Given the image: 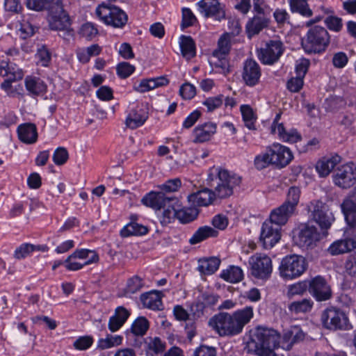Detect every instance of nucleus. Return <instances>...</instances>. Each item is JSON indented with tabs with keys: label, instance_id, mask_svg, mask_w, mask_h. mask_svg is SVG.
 <instances>
[{
	"label": "nucleus",
	"instance_id": "f257e3e1",
	"mask_svg": "<svg viewBox=\"0 0 356 356\" xmlns=\"http://www.w3.org/2000/svg\"><path fill=\"white\" fill-rule=\"evenodd\" d=\"M214 191L204 188L190 194L187 199L191 206L207 207L219 198H227L233 194L234 188L241 181L240 176L219 167L211 168L207 179Z\"/></svg>",
	"mask_w": 356,
	"mask_h": 356
},
{
	"label": "nucleus",
	"instance_id": "f03ea898",
	"mask_svg": "<svg viewBox=\"0 0 356 356\" xmlns=\"http://www.w3.org/2000/svg\"><path fill=\"white\" fill-rule=\"evenodd\" d=\"M254 317L253 307L246 306L234 312H220L209 321V325L220 337H234L241 334Z\"/></svg>",
	"mask_w": 356,
	"mask_h": 356
},
{
	"label": "nucleus",
	"instance_id": "7ed1b4c3",
	"mask_svg": "<svg viewBox=\"0 0 356 356\" xmlns=\"http://www.w3.org/2000/svg\"><path fill=\"white\" fill-rule=\"evenodd\" d=\"M47 21L49 29L58 31L65 40L69 41L74 38L73 19L65 9L62 0H54L49 6Z\"/></svg>",
	"mask_w": 356,
	"mask_h": 356
},
{
	"label": "nucleus",
	"instance_id": "20e7f679",
	"mask_svg": "<svg viewBox=\"0 0 356 356\" xmlns=\"http://www.w3.org/2000/svg\"><path fill=\"white\" fill-rule=\"evenodd\" d=\"M279 339L280 334L276 330L263 326H257L251 335L252 343L259 356H277L275 350L280 345Z\"/></svg>",
	"mask_w": 356,
	"mask_h": 356
},
{
	"label": "nucleus",
	"instance_id": "39448f33",
	"mask_svg": "<svg viewBox=\"0 0 356 356\" xmlns=\"http://www.w3.org/2000/svg\"><path fill=\"white\" fill-rule=\"evenodd\" d=\"M307 263L304 257L298 254L285 256L281 261L279 270L280 276L287 280L300 277L306 270Z\"/></svg>",
	"mask_w": 356,
	"mask_h": 356
},
{
	"label": "nucleus",
	"instance_id": "423d86ee",
	"mask_svg": "<svg viewBox=\"0 0 356 356\" xmlns=\"http://www.w3.org/2000/svg\"><path fill=\"white\" fill-rule=\"evenodd\" d=\"M326 235V232H320L315 226L304 224L294 232L293 241L301 248H313Z\"/></svg>",
	"mask_w": 356,
	"mask_h": 356
},
{
	"label": "nucleus",
	"instance_id": "0eeeda50",
	"mask_svg": "<svg viewBox=\"0 0 356 356\" xmlns=\"http://www.w3.org/2000/svg\"><path fill=\"white\" fill-rule=\"evenodd\" d=\"M99 255L95 250L86 248L77 249L64 261L65 268L71 271L82 269L85 266L99 261Z\"/></svg>",
	"mask_w": 356,
	"mask_h": 356
},
{
	"label": "nucleus",
	"instance_id": "6e6552de",
	"mask_svg": "<svg viewBox=\"0 0 356 356\" xmlns=\"http://www.w3.org/2000/svg\"><path fill=\"white\" fill-rule=\"evenodd\" d=\"M328 42L329 35L327 31L323 27L316 26L309 29L302 44L307 53L312 54L324 51Z\"/></svg>",
	"mask_w": 356,
	"mask_h": 356
},
{
	"label": "nucleus",
	"instance_id": "1a4fd4ad",
	"mask_svg": "<svg viewBox=\"0 0 356 356\" xmlns=\"http://www.w3.org/2000/svg\"><path fill=\"white\" fill-rule=\"evenodd\" d=\"M95 13L102 22L113 27H122L127 22L126 13L111 4L102 3L97 7Z\"/></svg>",
	"mask_w": 356,
	"mask_h": 356
},
{
	"label": "nucleus",
	"instance_id": "9d476101",
	"mask_svg": "<svg viewBox=\"0 0 356 356\" xmlns=\"http://www.w3.org/2000/svg\"><path fill=\"white\" fill-rule=\"evenodd\" d=\"M172 201L171 209H165L163 213V221L165 222H170L177 218L181 223H188L197 218L198 210L195 207L192 206L190 207H183L181 202L177 197Z\"/></svg>",
	"mask_w": 356,
	"mask_h": 356
},
{
	"label": "nucleus",
	"instance_id": "9b49d317",
	"mask_svg": "<svg viewBox=\"0 0 356 356\" xmlns=\"http://www.w3.org/2000/svg\"><path fill=\"white\" fill-rule=\"evenodd\" d=\"M251 275L259 280L268 279L273 271L271 259L265 254L256 253L249 258Z\"/></svg>",
	"mask_w": 356,
	"mask_h": 356
},
{
	"label": "nucleus",
	"instance_id": "f8f14e48",
	"mask_svg": "<svg viewBox=\"0 0 356 356\" xmlns=\"http://www.w3.org/2000/svg\"><path fill=\"white\" fill-rule=\"evenodd\" d=\"M283 51L282 42L278 40H272L257 51V57L262 63L273 65L279 60Z\"/></svg>",
	"mask_w": 356,
	"mask_h": 356
},
{
	"label": "nucleus",
	"instance_id": "ddd939ff",
	"mask_svg": "<svg viewBox=\"0 0 356 356\" xmlns=\"http://www.w3.org/2000/svg\"><path fill=\"white\" fill-rule=\"evenodd\" d=\"M176 199L174 196H169L159 191H152L147 193L141 200L143 204L154 210L163 209H171L172 200Z\"/></svg>",
	"mask_w": 356,
	"mask_h": 356
},
{
	"label": "nucleus",
	"instance_id": "4468645a",
	"mask_svg": "<svg viewBox=\"0 0 356 356\" xmlns=\"http://www.w3.org/2000/svg\"><path fill=\"white\" fill-rule=\"evenodd\" d=\"M309 217L317 222L322 229H327L332 225L330 216L327 215V206L318 200L310 202L307 205Z\"/></svg>",
	"mask_w": 356,
	"mask_h": 356
},
{
	"label": "nucleus",
	"instance_id": "2eb2a0df",
	"mask_svg": "<svg viewBox=\"0 0 356 356\" xmlns=\"http://www.w3.org/2000/svg\"><path fill=\"white\" fill-rule=\"evenodd\" d=\"M356 183V164L348 163L335 170V185L347 189Z\"/></svg>",
	"mask_w": 356,
	"mask_h": 356
},
{
	"label": "nucleus",
	"instance_id": "dca6fc26",
	"mask_svg": "<svg viewBox=\"0 0 356 356\" xmlns=\"http://www.w3.org/2000/svg\"><path fill=\"white\" fill-rule=\"evenodd\" d=\"M281 115L282 113H278L273 119L270 126L271 134H277L278 139L285 143H295L300 140L301 135L296 129L286 130L284 124L280 122Z\"/></svg>",
	"mask_w": 356,
	"mask_h": 356
},
{
	"label": "nucleus",
	"instance_id": "f3484780",
	"mask_svg": "<svg viewBox=\"0 0 356 356\" xmlns=\"http://www.w3.org/2000/svg\"><path fill=\"white\" fill-rule=\"evenodd\" d=\"M261 76V69L259 63L252 58L244 60L242 65L241 78L244 83L253 87L259 83Z\"/></svg>",
	"mask_w": 356,
	"mask_h": 356
},
{
	"label": "nucleus",
	"instance_id": "a211bd4d",
	"mask_svg": "<svg viewBox=\"0 0 356 356\" xmlns=\"http://www.w3.org/2000/svg\"><path fill=\"white\" fill-rule=\"evenodd\" d=\"M197 10L205 17L221 21L225 18L224 6L218 0H200L196 3Z\"/></svg>",
	"mask_w": 356,
	"mask_h": 356
},
{
	"label": "nucleus",
	"instance_id": "6ab92c4d",
	"mask_svg": "<svg viewBox=\"0 0 356 356\" xmlns=\"http://www.w3.org/2000/svg\"><path fill=\"white\" fill-rule=\"evenodd\" d=\"M268 151L271 154L273 165L279 168L286 167L293 159L291 149L278 143H274L268 146Z\"/></svg>",
	"mask_w": 356,
	"mask_h": 356
},
{
	"label": "nucleus",
	"instance_id": "aec40b11",
	"mask_svg": "<svg viewBox=\"0 0 356 356\" xmlns=\"http://www.w3.org/2000/svg\"><path fill=\"white\" fill-rule=\"evenodd\" d=\"M281 228L266 220L261 227L260 241L265 249L272 248L281 238Z\"/></svg>",
	"mask_w": 356,
	"mask_h": 356
},
{
	"label": "nucleus",
	"instance_id": "412c9836",
	"mask_svg": "<svg viewBox=\"0 0 356 356\" xmlns=\"http://www.w3.org/2000/svg\"><path fill=\"white\" fill-rule=\"evenodd\" d=\"M309 291L319 302L329 300L332 293L330 286L321 276H316L309 282Z\"/></svg>",
	"mask_w": 356,
	"mask_h": 356
},
{
	"label": "nucleus",
	"instance_id": "4be33fe9",
	"mask_svg": "<svg viewBox=\"0 0 356 356\" xmlns=\"http://www.w3.org/2000/svg\"><path fill=\"white\" fill-rule=\"evenodd\" d=\"M149 116L148 109L144 104H137L128 113L126 120V127L135 129L145 124Z\"/></svg>",
	"mask_w": 356,
	"mask_h": 356
},
{
	"label": "nucleus",
	"instance_id": "5701e85b",
	"mask_svg": "<svg viewBox=\"0 0 356 356\" xmlns=\"http://www.w3.org/2000/svg\"><path fill=\"white\" fill-rule=\"evenodd\" d=\"M341 208L348 225L356 227V188L343 200Z\"/></svg>",
	"mask_w": 356,
	"mask_h": 356
},
{
	"label": "nucleus",
	"instance_id": "b1692460",
	"mask_svg": "<svg viewBox=\"0 0 356 356\" xmlns=\"http://www.w3.org/2000/svg\"><path fill=\"white\" fill-rule=\"evenodd\" d=\"M217 126L213 122H205L197 125L193 131V143H202L209 140L216 134Z\"/></svg>",
	"mask_w": 356,
	"mask_h": 356
},
{
	"label": "nucleus",
	"instance_id": "393cba45",
	"mask_svg": "<svg viewBox=\"0 0 356 356\" xmlns=\"http://www.w3.org/2000/svg\"><path fill=\"white\" fill-rule=\"evenodd\" d=\"M294 213V210L283 203L279 207L271 211L270 218L268 221L281 227L282 225L287 222L289 218L291 217Z\"/></svg>",
	"mask_w": 356,
	"mask_h": 356
},
{
	"label": "nucleus",
	"instance_id": "a878e982",
	"mask_svg": "<svg viewBox=\"0 0 356 356\" xmlns=\"http://www.w3.org/2000/svg\"><path fill=\"white\" fill-rule=\"evenodd\" d=\"M17 134L19 140L26 144H33L38 140V131L35 124L24 123L18 126Z\"/></svg>",
	"mask_w": 356,
	"mask_h": 356
},
{
	"label": "nucleus",
	"instance_id": "bb28decb",
	"mask_svg": "<svg viewBox=\"0 0 356 356\" xmlns=\"http://www.w3.org/2000/svg\"><path fill=\"white\" fill-rule=\"evenodd\" d=\"M24 84L29 94L32 96H38L47 90V85L39 77L27 76L24 79Z\"/></svg>",
	"mask_w": 356,
	"mask_h": 356
},
{
	"label": "nucleus",
	"instance_id": "cd10ccee",
	"mask_svg": "<svg viewBox=\"0 0 356 356\" xmlns=\"http://www.w3.org/2000/svg\"><path fill=\"white\" fill-rule=\"evenodd\" d=\"M140 299L144 307L152 310H161L162 309V300L159 291H152L143 293Z\"/></svg>",
	"mask_w": 356,
	"mask_h": 356
},
{
	"label": "nucleus",
	"instance_id": "c85d7f7f",
	"mask_svg": "<svg viewBox=\"0 0 356 356\" xmlns=\"http://www.w3.org/2000/svg\"><path fill=\"white\" fill-rule=\"evenodd\" d=\"M168 80L165 76L143 79L134 88L140 92H145L158 87L164 86L168 84Z\"/></svg>",
	"mask_w": 356,
	"mask_h": 356
},
{
	"label": "nucleus",
	"instance_id": "c756f323",
	"mask_svg": "<svg viewBox=\"0 0 356 356\" xmlns=\"http://www.w3.org/2000/svg\"><path fill=\"white\" fill-rule=\"evenodd\" d=\"M47 246L45 245H34L29 243H24L17 247L14 252V257L17 259H23L30 255L33 252L47 251Z\"/></svg>",
	"mask_w": 356,
	"mask_h": 356
},
{
	"label": "nucleus",
	"instance_id": "7c9ffc66",
	"mask_svg": "<svg viewBox=\"0 0 356 356\" xmlns=\"http://www.w3.org/2000/svg\"><path fill=\"white\" fill-rule=\"evenodd\" d=\"M13 75V79H22L24 72L15 63L9 60H0V76L8 77Z\"/></svg>",
	"mask_w": 356,
	"mask_h": 356
},
{
	"label": "nucleus",
	"instance_id": "2f4dec72",
	"mask_svg": "<svg viewBox=\"0 0 356 356\" xmlns=\"http://www.w3.org/2000/svg\"><path fill=\"white\" fill-rule=\"evenodd\" d=\"M218 232L209 226H202L199 227L189 239L191 245L199 243L209 237H216Z\"/></svg>",
	"mask_w": 356,
	"mask_h": 356
},
{
	"label": "nucleus",
	"instance_id": "473e14b6",
	"mask_svg": "<svg viewBox=\"0 0 356 356\" xmlns=\"http://www.w3.org/2000/svg\"><path fill=\"white\" fill-rule=\"evenodd\" d=\"M220 264V260L216 257L202 259L198 261L197 269L202 274L211 275L218 269Z\"/></svg>",
	"mask_w": 356,
	"mask_h": 356
},
{
	"label": "nucleus",
	"instance_id": "72a5a7b5",
	"mask_svg": "<svg viewBox=\"0 0 356 356\" xmlns=\"http://www.w3.org/2000/svg\"><path fill=\"white\" fill-rule=\"evenodd\" d=\"M268 20L263 17L255 16L246 24V31L249 38L258 34L264 28L267 26Z\"/></svg>",
	"mask_w": 356,
	"mask_h": 356
},
{
	"label": "nucleus",
	"instance_id": "f704fd0d",
	"mask_svg": "<svg viewBox=\"0 0 356 356\" xmlns=\"http://www.w3.org/2000/svg\"><path fill=\"white\" fill-rule=\"evenodd\" d=\"M220 277L230 283H238L243 278V271L238 266H230L222 270Z\"/></svg>",
	"mask_w": 356,
	"mask_h": 356
},
{
	"label": "nucleus",
	"instance_id": "c9c22d12",
	"mask_svg": "<svg viewBox=\"0 0 356 356\" xmlns=\"http://www.w3.org/2000/svg\"><path fill=\"white\" fill-rule=\"evenodd\" d=\"M179 46L182 56L189 60L195 55V44L191 36L181 35L179 38Z\"/></svg>",
	"mask_w": 356,
	"mask_h": 356
},
{
	"label": "nucleus",
	"instance_id": "e433bc0d",
	"mask_svg": "<svg viewBox=\"0 0 356 356\" xmlns=\"http://www.w3.org/2000/svg\"><path fill=\"white\" fill-rule=\"evenodd\" d=\"M314 302L310 298H304L301 300L293 301L289 306V310L293 314H305L310 312L313 308Z\"/></svg>",
	"mask_w": 356,
	"mask_h": 356
},
{
	"label": "nucleus",
	"instance_id": "4c0bfd02",
	"mask_svg": "<svg viewBox=\"0 0 356 356\" xmlns=\"http://www.w3.org/2000/svg\"><path fill=\"white\" fill-rule=\"evenodd\" d=\"M147 228L136 222H131L125 225L120 231L122 237H129L130 236H142L147 233Z\"/></svg>",
	"mask_w": 356,
	"mask_h": 356
},
{
	"label": "nucleus",
	"instance_id": "58836bf2",
	"mask_svg": "<svg viewBox=\"0 0 356 356\" xmlns=\"http://www.w3.org/2000/svg\"><path fill=\"white\" fill-rule=\"evenodd\" d=\"M123 337L119 334H107L105 338H101L97 341V348L100 350L109 349L122 343Z\"/></svg>",
	"mask_w": 356,
	"mask_h": 356
},
{
	"label": "nucleus",
	"instance_id": "ea45409f",
	"mask_svg": "<svg viewBox=\"0 0 356 356\" xmlns=\"http://www.w3.org/2000/svg\"><path fill=\"white\" fill-rule=\"evenodd\" d=\"M240 110L245 126L250 130H254L257 116L252 108L249 105L243 104L241 106Z\"/></svg>",
	"mask_w": 356,
	"mask_h": 356
},
{
	"label": "nucleus",
	"instance_id": "a19ab883",
	"mask_svg": "<svg viewBox=\"0 0 356 356\" xmlns=\"http://www.w3.org/2000/svg\"><path fill=\"white\" fill-rule=\"evenodd\" d=\"M231 48V40L229 34H223L218 41V47L213 51L212 56H227Z\"/></svg>",
	"mask_w": 356,
	"mask_h": 356
},
{
	"label": "nucleus",
	"instance_id": "79ce46f5",
	"mask_svg": "<svg viewBox=\"0 0 356 356\" xmlns=\"http://www.w3.org/2000/svg\"><path fill=\"white\" fill-rule=\"evenodd\" d=\"M289 3L292 13H297L307 17L312 15L306 0H289Z\"/></svg>",
	"mask_w": 356,
	"mask_h": 356
},
{
	"label": "nucleus",
	"instance_id": "37998d69",
	"mask_svg": "<svg viewBox=\"0 0 356 356\" xmlns=\"http://www.w3.org/2000/svg\"><path fill=\"white\" fill-rule=\"evenodd\" d=\"M300 188L298 186H291L289 188L286 193V200L283 203L290 207L293 210L296 211L300 201Z\"/></svg>",
	"mask_w": 356,
	"mask_h": 356
},
{
	"label": "nucleus",
	"instance_id": "c03bdc74",
	"mask_svg": "<svg viewBox=\"0 0 356 356\" xmlns=\"http://www.w3.org/2000/svg\"><path fill=\"white\" fill-rule=\"evenodd\" d=\"M149 328V322L143 316L137 318L132 323L131 332L136 336H143Z\"/></svg>",
	"mask_w": 356,
	"mask_h": 356
},
{
	"label": "nucleus",
	"instance_id": "a18cd8bd",
	"mask_svg": "<svg viewBox=\"0 0 356 356\" xmlns=\"http://www.w3.org/2000/svg\"><path fill=\"white\" fill-rule=\"evenodd\" d=\"M334 169V157L323 158L316 165V170L321 177L327 176Z\"/></svg>",
	"mask_w": 356,
	"mask_h": 356
},
{
	"label": "nucleus",
	"instance_id": "49530a36",
	"mask_svg": "<svg viewBox=\"0 0 356 356\" xmlns=\"http://www.w3.org/2000/svg\"><path fill=\"white\" fill-rule=\"evenodd\" d=\"M352 327L347 315L343 312L335 310V330L349 331Z\"/></svg>",
	"mask_w": 356,
	"mask_h": 356
},
{
	"label": "nucleus",
	"instance_id": "de8ad7c7",
	"mask_svg": "<svg viewBox=\"0 0 356 356\" xmlns=\"http://www.w3.org/2000/svg\"><path fill=\"white\" fill-rule=\"evenodd\" d=\"M147 348L148 351L152 352L154 354H160L165 351L166 343L159 337H150L148 341H147Z\"/></svg>",
	"mask_w": 356,
	"mask_h": 356
},
{
	"label": "nucleus",
	"instance_id": "09e8293b",
	"mask_svg": "<svg viewBox=\"0 0 356 356\" xmlns=\"http://www.w3.org/2000/svg\"><path fill=\"white\" fill-rule=\"evenodd\" d=\"M254 165L258 170H262L270 165H273V161L270 152L268 151V147H267L265 152L261 153L255 156L254 158Z\"/></svg>",
	"mask_w": 356,
	"mask_h": 356
},
{
	"label": "nucleus",
	"instance_id": "8fccbe9b",
	"mask_svg": "<svg viewBox=\"0 0 356 356\" xmlns=\"http://www.w3.org/2000/svg\"><path fill=\"white\" fill-rule=\"evenodd\" d=\"M181 186V181L179 178L168 179L163 184L159 185L157 188L163 193L168 195V193L176 192Z\"/></svg>",
	"mask_w": 356,
	"mask_h": 356
},
{
	"label": "nucleus",
	"instance_id": "3c124183",
	"mask_svg": "<svg viewBox=\"0 0 356 356\" xmlns=\"http://www.w3.org/2000/svg\"><path fill=\"white\" fill-rule=\"evenodd\" d=\"M143 286V280L140 277L135 275L128 280L127 287L125 289V293L127 296L134 294L139 291Z\"/></svg>",
	"mask_w": 356,
	"mask_h": 356
},
{
	"label": "nucleus",
	"instance_id": "603ef678",
	"mask_svg": "<svg viewBox=\"0 0 356 356\" xmlns=\"http://www.w3.org/2000/svg\"><path fill=\"white\" fill-rule=\"evenodd\" d=\"M224 102V96L222 95L210 97L204 100L202 104L207 108V112H213L220 108Z\"/></svg>",
	"mask_w": 356,
	"mask_h": 356
},
{
	"label": "nucleus",
	"instance_id": "864d4df0",
	"mask_svg": "<svg viewBox=\"0 0 356 356\" xmlns=\"http://www.w3.org/2000/svg\"><path fill=\"white\" fill-rule=\"evenodd\" d=\"M356 248V241L353 239L339 240L335 242V254H342Z\"/></svg>",
	"mask_w": 356,
	"mask_h": 356
},
{
	"label": "nucleus",
	"instance_id": "5fc2aeb1",
	"mask_svg": "<svg viewBox=\"0 0 356 356\" xmlns=\"http://www.w3.org/2000/svg\"><path fill=\"white\" fill-rule=\"evenodd\" d=\"M54 0H26V6L28 9L34 11H42L44 9L49 10V6L54 2Z\"/></svg>",
	"mask_w": 356,
	"mask_h": 356
},
{
	"label": "nucleus",
	"instance_id": "6e6d98bb",
	"mask_svg": "<svg viewBox=\"0 0 356 356\" xmlns=\"http://www.w3.org/2000/svg\"><path fill=\"white\" fill-rule=\"evenodd\" d=\"M307 283L306 281L298 282L288 286L287 296L292 298L294 296L302 295L307 289Z\"/></svg>",
	"mask_w": 356,
	"mask_h": 356
},
{
	"label": "nucleus",
	"instance_id": "4d7b16f0",
	"mask_svg": "<svg viewBox=\"0 0 356 356\" xmlns=\"http://www.w3.org/2000/svg\"><path fill=\"white\" fill-rule=\"evenodd\" d=\"M322 325L327 330H332L334 327V308L330 307L325 309L321 318Z\"/></svg>",
	"mask_w": 356,
	"mask_h": 356
},
{
	"label": "nucleus",
	"instance_id": "13d9d810",
	"mask_svg": "<svg viewBox=\"0 0 356 356\" xmlns=\"http://www.w3.org/2000/svg\"><path fill=\"white\" fill-rule=\"evenodd\" d=\"M79 34L87 40H92L98 34V29L94 24L86 22L81 26Z\"/></svg>",
	"mask_w": 356,
	"mask_h": 356
},
{
	"label": "nucleus",
	"instance_id": "bf43d9fd",
	"mask_svg": "<svg viewBox=\"0 0 356 356\" xmlns=\"http://www.w3.org/2000/svg\"><path fill=\"white\" fill-rule=\"evenodd\" d=\"M35 57L38 64L42 67H47L51 62V54L46 47H42L38 49Z\"/></svg>",
	"mask_w": 356,
	"mask_h": 356
},
{
	"label": "nucleus",
	"instance_id": "052dcab7",
	"mask_svg": "<svg viewBox=\"0 0 356 356\" xmlns=\"http://www.w3.org/2000/svg\"><path fill=\"white\" fill-rule=\"evenodd\" d=\"M69 155L67 149L60 147L56 149L53 154L52 159L57 165H61L65 163L68 159Z\"/></svg>",
	"mask_w": 356,
	"mask_h": 356
},
{
	"label": "nucleus",
	"instance_id": "680f3d73",
	"mask_svg": "<svg viewBox=\"0 0 356 356\" xmlns=\"http://www.w3.org/2000/svg\"><path fill=\"white\" fill-rule=\"evenodd\" d=\"M219 296L213 293H204L199 298L202 307L215 306L219 300Z\"/></svg>",
	"mask_w": 356,
	"mask_h": 356
},
{
	"label": "nucleus",
	"instance_id": "e2e57ef3",
	"mask_svg": "<svg viewBox=\"0 0 356 356\" xmlns=\"http://www.w3.org/2000/svg\"><path fill=\"white\" fill-rule=\"evenodd\" d=\"M116 70L120 77L125 79L134 72L135 67L129 63L123 62L118 65Z\"/></svg>",
	"mask_w": 356,
	"mask_h": 356
},
{
	"label": "nucleus",
	"instance_id": "0e129e2a",
	"mask_svg": "<svg viewBox=\"0 0 356 356\" xmlns=\"http://www.w3.org/2000/svg\"><path fill=\"white\" fill-rule=\"evenodd\" d=\"M93 343V339L90 336L80 337L74 342V346L76 349L84 350L88 349Z\"/></svg>",
	"mask_w": 356,
	"mask_h": 356
},
{
	"label": "nucleus",
	"instance_id": "69168bd1",
	"mask_svg": "<svg viewBox=\"0 0 356 356\" xmlns=\"http://www.w3.org/2000/svg\"><path fill=\"white\" fill-rule=\"evenodd\" d=\"M216 348L207 345H201L193 352V356H216Z\"/></svg>",
	"mask_w": 356,
	"mask_h": 356
},
{
	"label": "nucleus",
	"instance_id": "338daca9",
	"mask_svg": "<svg viewBox=\"0 0 356 356\" xmlns=\"http://www.w3.org/2000/svg\"><path fill=\"white\" fill-rule=\"evenodd\" d=\"M180 95L185 99H191L196 95V88L191 83H184L179 89Z\"/></svg>",
	"mask_w": 356,
	"mask_h": 356
},
{
	"label": "nucleus",
	"instance_id": "774afa93",
	"mask_svg": "<svg viewBox=\"0 0 356 356\" xmlns=\"http://www.w3.org/2000/svg\"><path fill=\"white\" fill-rule=\"evenodd\" d=\"M196 18L190 8L182 9V24L184 28L189 27L195 23Z\"/></svg>",
	"mask_w": 356,
	"mask_h": 356
}]
</instances>
